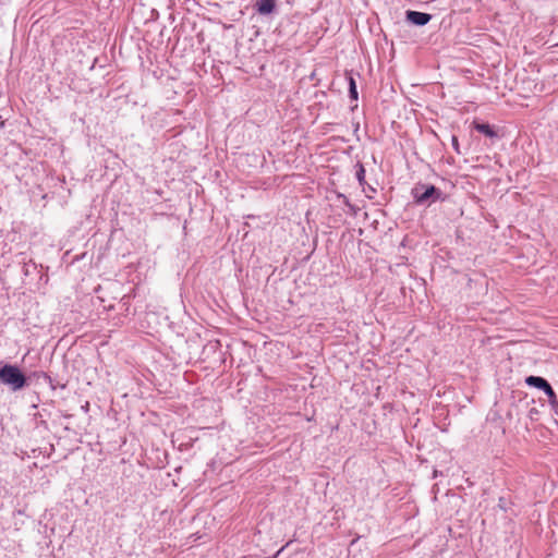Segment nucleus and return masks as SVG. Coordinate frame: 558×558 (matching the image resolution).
Returning a JSON list of instances; mask_svg holds the SVG:
<instances>
[{
  "instance_id": "1",
  "label": "nucleus",
  "mask_w": 558,
  "mask_h": 558,
  "mask_svg": "<svg viewBox=\"0 0 558 558\" xmlns=\"http://www.w3.org/2000/svg\"><path fill=\"white\" fill-rule=\"evenodd\" d=\"M411 196L415 205L424 207H429L438 201H445V194L439 187L422 182L411 189Z\"/></svg>"
},
{
  "instance_id": "2",
  "label": "nucleus",
  "mask_w": 558,
  "mask_h": 558,
  "mask_svg": "<svg viewBox=\"0 0 558 558\" xmlns=\"http://www.w3.org/2000/svg\"><path fill=\"white\" fill-rule=\"evenodd\" d=\"M0 383L12 391H19L28 386V377L14 364H4L0 367Z\"/></svg>"
},
{
  "instance_id": "3",
  "label": "nucleus",
  "mask_w": 558,
  "mask_h": 558,
  "mask_svg": "<svg viewBox=\"0 0 558 558\" xmlns=\"http://www.w3.org/2000/svg\"><path fill=\"white\" fill-rule=\"evenodd\" d=\"M432 14L425 12H418L413 10H408L405 12V20L416 26H424L429 23L432 20Z\"/></svg>"
},
{
  "instance_id": "4",
  "label": "nucleus",
  "mask_w": 558,
  "mask_h": 558,
  "mask_svg": "<svg viewBox=\"0 0 558 558\" xmlns=\"http://www.w3.org/2000/svg\"><path fill=\"white\" fill-rule=\"evenodd\" d=\"M255 11L260 15H270L276 12V0H256L254 5Z\"/></svg>"
},
{
  "instance_id": "5",
  "label": "nucleus",
  "mask_w": 558,
  "mask_h": 558,
  "mask_svg": "<svg viewBox=\"0 0 558 558\" xmlns=\"http://www.w3.org/2000/svg\"><path fill=\"white\" fill-rule=\"evenodd\" d=\"M473 129L476 130L478 133L484 134L485 136H487L489 138L498 137V134L495 131L494 126L490 125L489 123L478 122V121L475 120V121H473Z\"/></svg>"
},
{
  "instance_id": "6",
  "label": "nucleus",
  "mask_w": 558,
  "mask_h": 558,
  "mask_svg": "<svg viewBox=\"0 0 558 558\" xmlns=\"http://www.w3.org/2000/svg\"><path fill=\"white\" fill-rule=\"evenodd\" d=\"M525 384L530 387H534L543 391H545L548 386H550V384L545 378L533 375L525 378Z\"/></svg>"
},
{
  "instance_id": "7",
  "label": "nucleus",
  "mask_w": 558,
  "mask_h": 558,
  "mask_svg": "<svg viewBox=\"0 0 558 558\" xmlns=\"http://www.w3.org/2000/svg\"><path fill=\"white\" fill-rule=\"evenodd\" d=\"M347 81L349 84V97L351 100L356 101L359 99V93L356 88V82L351 73H347Z\"/></svg>"
},
{
  "instance_id": "8",
  "label": "nucleus",
  "mask_w": 558,
  "mask_h": 558,
  "mask_svg": "<svg viewBox=\"0 0 558 558\" xmlns=\"http://www.w3.org/2000/svg\"><path fill=\"white\" fill-rule=\"evenodd\" d=\"M356 180L359 181L361 186H364L365 182V168L361 162L356 163V171H355Z\"/></svg>"
},
{
  "instance_id": "9",
  "label": "nucleus",
  "mask_w": 558,
  "mask_h": 558,
  "mask_svg": "<svg viewBox=\"0 0 558 558\" xmlns=\"http://www.w3.org/2000/svg\"><path fill=\"white\" fill-rule=\"evenodd\" d=\"M544 393L548 397L549 404H550L553 408L558 407V398H557V395H556V392L554 391V389H553V387H551V386H548V388L544 391Z\"/></svg>"
},
{
  "instance_id": "10",
  "label": "nucleus",
  "mask_w": 558,
  "mask_h": 558,
  "mask_svg": "<svg viewBox=\"0 0 558 558\" xmlns=\"http://www.w3.org/2000/svg\"><path fill=\"white\" fill-rule=\"evenodd\" d=\"M338 198H341L343 201V204L349 208V211H350L351 215H355L356 214V211H357L356 206L353 205L345 195L338 194Z\"/></svg>"
},
{
  "instance_id": "11",
  "label": "nucleus",
  "mask_w": 558,
  "mask_h": 558,
  "mask_svg": "<svg viewBox=\"0 0 558 558\" xmlns=\"http://www.w3.org/2000/svg\"><path fill=\"white\" fill-rule=\"evenodd\" d=\"M451 144H452V147H453L454 151H456L458 155H461L459 141H458V137H457L456 135H452V137H451Z\"/></svg>"
},
{
  "instance_id": "12",
  "label": "nucleus",
  "mask_w": 558,
  "mask_h": 558,
  "mask_svg": "<svg viewBox=\"0 0 558 558\" xmlns=\"http://www.w3.org/2000/svg\"><path fill=\"white\" fill-rule=\"evenodd\" d=\"M44 379L52 390H54L57 388V385L54 384L53 378L49 374L44 375Z\"/></svg>"
},
{
  "instance_id": "13",
  "label": "nucleus",
  "mask_w": 558,
  "mask_h": 558,
  "mask_svg": "<svg viewBox=\"0 0 558 558\" xmlns=\"http://www.w3.org/2000/svg\"><path fill=\"white\" fill-rule=\"evenodd\" d=\"M32 375H33L35 378H38V379H39V378H43V379H44V375H48V373L43 372V371H38V372H34Z\"/></svg>"
},
{
  "instance_id": "14",
  "label": "nucleus",
  "mask_w": 558,
  "mask_h": 558,
  "mask_svg": "<svg viewBox=\"0 0 558 558\" xmlns=\"http://www.w3.org/2000/svg\"><path fill=\"white\" fill-rule=\"evenodd\" d=\"M498 506H499L501 509H504V510H506V509H507V506H506V499H505V497H500V498H499Z\"/></svg>"
},
{
  "instance_id": "15",
  "label": "nucleus",
  "mask_w": 558,
  "mask_h": 558,
  "mask_svg": "<svg viewBox=\"0 0 558 558\" xmlns=\"http://www.w3.org/2000/svg\"><path fill=\"white\" fill-rule=\"evenodd\" d=\"M537 413V410L535 408H532L530 410V416L533 417V415H535Z\"/></svg>"
},
{
  "instance_id": "16",
  "label": "nucleus",
  "mask_w": 558,
  "mask_h": 558,
  "mask_svg": "<svg viewBox=\"0 0 558 558\" xmlns=\"http://www.w3.org/2000/svg\"><path fill=\"white\" fill-rule=\"evenodd\" d=\"M243 558H248V557H243Z\"/></svg>"
}]
</instances>
